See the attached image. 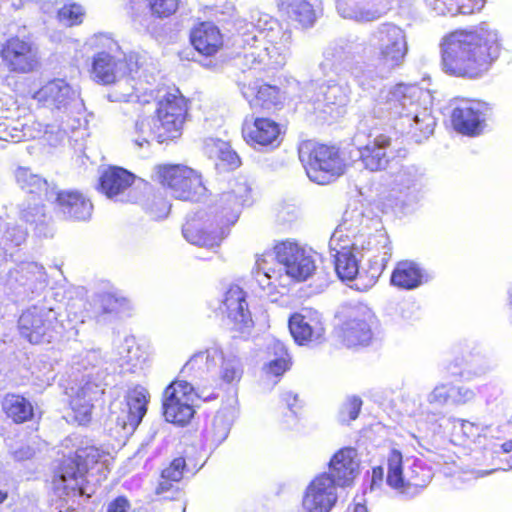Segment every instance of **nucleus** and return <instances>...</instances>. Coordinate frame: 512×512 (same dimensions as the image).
<instances>
[{
	"label": "nucleus",
	"mask_w": 512,
	"mask_h": 512,
	"mask_svg": "<svg viewBox=\"0 0 512 512\" xmlns=\"http://www.w3.org/2000/svg\"><path fill=\"white\" fill-rule=\"evenodd\" d=\"M2 407L6 415L15 423L26 422L33 416L32 404L21 395H6L3 399Z\"/></svg>",
	"instance_id": "obj_43"
},
{
	"label": "nucleus",
	"mask_w": 512,
	"mask_h": 512,
	"mask_svg": "<svg viewBox=\"0 0 512 512\" xmlns=\"http://www.w3.org/2000/svg\"><path fill=\"white\" fill-rule=\"evenodd\" d=\"M424 186V175L414 166H403L393 176L389 183L387 199L396 206H406L418 200V195Z\"/></svg>",
	"instance_id": "obj_22"
},
{
	"label": "nucleus",
	"mask_w": 512,
	"mask_h": 512,
	"mask_svg": "<svg viewBox=\"0 0 512 512\" xmlns=\"http://www.w3.org/2000/svg\"><path fill=\"white\" fill-rule=\"evenodd\" d=\"M42 137L51 146H57L66 138V131L55 125H46Z\"/></svg>",
	"instance_id": "obj_59"
},
{
	"label": "nucleus",
	"mask_w": 512,
	"mask_h": 512,
	"mask_svg": "<svg viewBox=\"0 0 512 512\" xmlns=\"http://www.w3.org/2000/svg\"><path fill=\"white\" fill-rule=\"evenodd\" d=\"M242 134L246 142L254 148L275 147L280 143L279 124L268 118H255L253 121L246 119Z\"/></svg>",
	"instance_id": "obj_29"
},
{
	"label": "nucleus",
	"mask_w": 512,
	"mask_h": 512,
	"mask_svg": "<svg viewBox=\"0 0 512 512\" xmlns=\"http://www.w3.org/2000/svg\"><path fill=\"white\" fill-rule=\"evenodd\" d=\"M242 94L249 102L250 107L254 109L270 110L278 106L282 100L278 87L260 84L258 81L252 85L245 86Z\"/></svg>",
	"instance_id": "obj_37"
},
{
	"label": "nucleus",
	"mask_w": 512,
	"mask_h": 512,
	"mask_svg": "<svg viewBox=\"0 0 512 512\" xmlns=\"http://www.w3.org/2000/svg\"><path fill=\"white\" fill-rule=\"evenodd\" d=\"M372 311L364 305L347 310L345 319L339 329V337L347 347L367 345L372 338Z\"/></svg>",
	"instance_id": "obj_23"
},
{
	"label": "nucleus",
	"mask_w": 512,
	"mask_h": 512,
	"mask_svg": "<svg viewBox=\"0 0 512 512\" xmlns=\"http://www.w3.org/2000/svg\"><path fill=\"white\" fill-rule=\"evenodd\" d=\"M429 279V274L419 263L403 260L396 264L391 275V284L403 290H413Z\"/></svg>",
	"instance_id": "obj_33"
},
{
	"label": "nucleus",
	"mask_w": 512,
	"mask_h": 512,
	"mask_svg": "<svg viewBox=\"0 0 512 512\" xmlns=\"http://www.w3.org/2000/svg\"><path fill=\"white\" fill-rule=\"evenodd\" d=\"M290 333L299 345L319 344L324 340L322 315L312 309L293 314L288 322Z\"/></svg>",
	"instance_id": "obj_26"
},
{
	"label": "nucleus",
	"mask_w": 512,
	"mask_h": 512,
	"mask_svg": "<svg viewBox=\"0 0 512 512\" xmlns=\"http://www.w3.org/2000/svg\"><path fill=\"white\" fill-rule=\"evenodd\" d=\"M362 400L357 396L348 397L340 410V420L349 422L355 420L361 410Z\"/></svg>",
	"instance_id": "obj_54"
},
{
	"label": "nucleus",
	"mask_w": 512,
	"mask_h": 512,
	"mask_svg": "<svg viewBox=\"0 0 512 512\" xmlns=\"http://www.w3.org/2000/svg\"><path fill=\"white\" fill-rule=\"evenodd\" d=\"M247 30L237 40L241 46L236 57L244 71L263 65L278 68L285 65L289 55L291 33L283 29L269 14L253 12Z\"/></svg>",
	"instance_id": "obj_3"
},
{
	"label": "nucleus",
	"mask_w": 512,
	"mask_h": 512,
	"mask_svg": "<svg viewBox=\"0 0 512 512\" xmlns=\"http://www.w3.org/2000/svg\"><path fill=\"white\" fill-rule=\"evenodd\" d=\"M154 178L176 199L198 201L206 192L201 175L184 165H159Z\"/></svg>",
	"instance_id": "obj_14"
},
{
	"label": "nucleus",
	"mask_w": 512,
	"mask_h": 512,
	"mask_svg": "<svg viewBox=\"0 0 512 512\" xmlns=\"http://www.w3.org/2000/svg\"><path fill=\"white\" fill-rule=\"evenodd\" d=\"M311 251L289 240L278 243L273 254L256 260L255 278L263 291L270 293L276 287H287L291 282L305 281L315 271Z\"/></svg>",
	"instance_id": "obj_6"
},
{
	"label": "nucleus",
	"mask_w": 512,
	"mask_h": 512,
	"mask_svg": "<svg viewBox=\"0 0 512 512\" xmlns=\"http://www.w3.org/2000/svg\"><path fill=\"white\" fill-rule=\"evenodd\" d=\"M337 11L345 19L354 20L352 15H358L360 2L358 0H336Z\"/></svg>",
	"instance_id": "obj_58"
},
{
	"label": "nucleus",
	"mask_w": 512,
	"mask_h": 512,
	"mask_svg": "<svg viewBox=\"0 0 512 512\" xmlns=\"http://www.w3.org/2000/svg\"><path fill=\"white\" fill-rule=\"evenodd\" d=\"M360 460L351 447L337 451L329 462L330 476L340 487L349 486L359 474Z\"/></svg>",
	"instance_id": "obj_30"
},
{
	"label": "nucleus",
	"mask_w": 512,
	"mask_h": 512,
	"mask_svg": "<svg viewBox=\"0 0 512 512\" xmlns=\"http://www.w3.org/2000/svg\"><path fill=\"white\" fill-rule=\"evenodd\" d=\"M8 282L11 286L19 285L34 292L47 284V274L44 267L37 262L23 261L10 269Z\"/></svg>",
	"instance_id": "obj_32"
},
{
	"label": "nucleus",
	"mask_w": 512,
	"mask_h": 512,
	"mask_svg": "<svg viewBox=\"0 0 512 512\" xmlns=\"http://www.w3.org/2000/svg\"><path fill=\"white\" fill-rule=\"evenodd\" d=\"M278 5L282 11L303 27L312 26L315 22L316 13L306 0H278Z\"/></svg>",
	"instance_id": "obj_42"
},
{
	"label": "nucleus",
	"mask_w": 512,
	"mask_h": 512,
	"mask_svg": "<svg viewBox=\"0 0 512 512\" xmlns=\"http://www.w3.org/2000/svg\"><path fill=\"white\" fill-rule=\"evenodd\" d=\"M1 58L5 67L14 73H31L40 66L39 48L29 37L7 39L1 48Z\"/></svg>",
	"instance_id": "obj_19"
},
{
	"label": "nucleus",
	"mask_w": 512,
	"mask_h": 512,
	"mask_svg": "<svg viewBox=\"0 0 512 512\" xmlns=\"http://www.w3.org/2000/svg\"><path fill=\"white\" fill-rule=\"evenodd\" d=\"M268 348L273 351L275 358L271 359L263 366V373L267 378H278L289 369L288 353L284 344L279 340H272Z\"/></svg>",
	"instance_id": "obj_44"
},
{
	"label": "nucleus",
	"mask_w": 512,
	"mask_h": 512,
	"mask_svg": "<svg viewBox=\"0 0 512 512\" xmlns=\"http://www.w3.org/2000/svg\"><path fill=\"white\" fill-rule=\"evenodd\" d=\"M485 4V0H454L450 7L451 16L458 14L469 15L480 11Z\"/></svg>",
	"instance_id": "obj_53"
},
{
	"label": "nucleus",
	"mask_w": 512,
	"mask_h": 512,
	"mask_svg": "<svg viewBox=\"0 0 512 512\" xmlns=\"http://www.w3.org/2000/svg\"><path fill=\"white\" fill-rule=\"evenodd\" d=\"M225 317L229 329L239 332H249L253 326L251 313L248 309L245 292L237 285L230 286L218 301L216 308Z\"/></svg>",
	"instance_id": "obj_20"
},
{
	"label": "nucleus",
	"mask_w": 512,
	"mask_h": 512,
	"mask_svg": "<svg viewBox=\"0 0 512 512\" xmlns=\"http://www.w3.org/2000/svg\"><path fill=\"white\" fill-rule=\"evenodd\" d=\"M182 373H193L199 378L206 374L224 384L235 385L242 379L244 365L239 356L232 352H224L219 344L214 343L205 351L192 355L184 365Z\"/></svg>",
	"instance_id": "obj_9"
},
{
	"label": "nucleus",
	"mask_w": 512,
	"mask_h": 512,
	"mask_svg": "<svg viewBox=\"0 0 512 512\" xmlns=\"http://www.w3.org/2000/svg\"><path fill=\"white\" fill-rule=\"evenodd\" d=\"M150 14L145 13L140 15L137 13L132 14L135 24L148 30L151 25L152 17L165 18L174 14L178 8V0H147Z\"/></svg>",
	"instance_id": "obj_40"
},
{
	"label": "nucleus",
	"mask_w": 512,
	"mask_h": 512,
	"mask_svg": "<svg viewBox=\"0 0 512 512\" xmlns=\"http://www.w3.org/2000/svg\"><path fill=\"white\" fill-rule=\"evenodd\" d=\"M187 472L186 460L183 457L174 458L161 471L156 494L167 499H174L181 494L179 483Z\"/></svg>",
	"instance_id": "obj_34"
},
{
	"label": "nucleus",
	"mask_w": 512,
	"mask_h": 512,
	"mask_svg": "<svg viewBox=\"0 0 512 512\" xmlns=\"http://www.w3.org/2000/svg\"><path fill=\"white\" fill-rule=\"evenodd\" d=\"M187 111V101L179 90L167 92L159 99L156 117H153L159 126L158 143L181 136Z\"/></svg>",
	"instance_id": "obj_16"
},
{
	"label": "nucleus",
	"mask_w": 512,
	"mask_h": 512,
	"mask_svg": "<svg viewBox=\"0 0 512 512\" xmlns=\"http://www.w3.org/2000/svg\"><path fill=\"white\" fill-rule=\"evenodd\" d=\"M252 203V190L245 177H237L228 183L213 208L214 218L199 215L183 225L184 238L193 245L213 248L219 246L228 234L244 206Z\"/></svg>",
	"instance_id": "obj_4"
},
{
	"label": "nucleus",
	"mask_w": 512,
	"mask_h": 512,
	"mask_svg": "<svg viewBox=\"0 0 512 512\" xmlns=\"http://www.w3.org/2000/svg\"><path fill=\"white\" fill-rule=\"evenodd\" d=\"M298 153L307 176L317 184H329L344 173L345 163L334 146L308 140L300 144Z\"/></svg>",
	"instance_id": "obj_11"
},
{
	"label": "nucleus",
	"mask_w": 512,
	"mask_h": 512,
	"mask_svg": "<svg viewBox=\"0 0 512 512\" xmlns=\"http://www.w3.org/2000/svg\"><path fill=\"white\" fill-rule=\"evenodd\" d=\"M235 403L236 401L221 407L213 418L211 438L216 444L222 443L228 437L232 423L237 416Z\"/></svg>",
	"instance_id": "obj_41"
},
{
	"label": "nucleus",
	"mask_w": 512,
	"mask_h": 512,
	"mask_svg": "<svg viewBox=\"0 0 512 512\" xmlns=\"http://www.w3.org/2000/svg\"><path fill=\"white\" fill-rule=\"evenodd\" d=\"M491 113L490 104L481 100L456 98L451 101V124L455 131L466 136L480 135Z\"/></svg>",
	"instance_id": "obj_17"
},
{
	"label": "nucleus",
	"mask_w": 512,
	"mask_h": 512,
	"mask_svg": "<svg viewBox=\"0 0 512 512\" xmlns=\"http://www.w3.org/2000/svg\"><path fill=\"white\" fill-rule=\"evenodd\" d=\"M390 146V137L379 134L359 147V159L364 168L372 172L386 169L391 159Z\"/></svg>",
	"instance_id": "obj_31"
},
{
	"label": "nucleus",
	"mask_w": 512,
	"mask_h": 512,
	"mask_svg": "<svg viewBox=\"0 0 512 512\" xmlns=\"http://www.w3.org/2000/svg\"><path fill=\"white\" fill-rule=\"evenodd\" d=\"M20 217L22 220L31 225L35 224L36 227L45 224L47 218L44 207L42 204H40V202H35L33 204L24 203L20 210Z\"/></svg>",
	"instance_id": "obj_49"
},
{
	"label": "nucleus",
	"mask_w": 512,
	"mask_h": 512,
	"mask_svg": "<svg viewBox=\"0 0 512 512\" xmlns=\"http://www.w3.org/2000/svg\"><path fill=\"white\" fill-rule=\"evenodd\" d=\"M20 335L31 344L50 343L63 333L57 312L45 305H35L22 312L18 319Z\"/></svg>",
	"instance_id": "obj_13"
},
{
	"label": "nucleus",
	"mask_w": 512,
	"mask_h": 512,
	"mask_svg": "<svg viewBox=\"0 0 512 512\" xmlns=\"http://www.w3.org/2000/svg\"><path fill=\"white\" fill-rule=\"evenodd\" d=\"M476 397L473 389L466 386L452 385V404L459 406L472 402Z\"/></svg>",
	"instance_id": "obj_57"
},
{
	"label": "nucleus",
	"mask_w": 512,
	"mask_h": 512,
	"mask_svg": "<svg viewBox=\"0 0 512 512\" xmlns=\"http://www.w3.org/2000/svg\"><path fill=\"white\" fill-rule=\"evenodd\" d=\"M148 396V391L142 386L130 389L120 412L111 411L110 421L126 433L133 432L146 414Z\"/></svg>",
	"instance_id": "obj_25"
},
{
	"label": "nucleus",
	"mask_w": 512,
	"mask_h": 512,
	"mask_svg": "<svg viewBox=\"0 0 512 512\" xmlns=\"http://www.w3.org/2000/svg\"><path fill=\"white\" fill-rule=\"evenodd\" d=\"M190 38L195 49L207 57L215 55L223 46V36L211 22L200 23L192 30Z\"/></svg>",
	"instance_id": "obj_36"
},
{
	"label": "nucleus",
	"mask_w": 512,
	"mask_h": 512,
	"mask_svg": "<svg viewBox=\"0 0 512 512\" xmlns=\"http://www.w3.org/2000/svg\"><path fill=\"white\" fill-rule=\"evenodd\" d=\"M460 430L463 436L470 442L476 443L484 435V426L467 420L460 421Z\"/></svg>",
	"instance_id": "obj_55"
},
{
	"label": "nucleus",
	"mask_w": 512,
	"mask_h": 512,
	"mask_svg": "<svg viewBox=\"0 0 512 512\" xmlns=\"http://www.w3.org/2000/svg\"><path fill=\"white\" fill-rule=\"evenodd\" d=\"M154 206H157V209L151 208V216L155 219H162L168 216L171 205L163 199H159L154 203Z\"/></svg>",
	"instance_id": "obj_63"
},
{
	"label": "nucleus",
	"mask_w": 512,
	"mask_h": 512,
	"mask_svg": "<svg viewBox=\"0 0 512 512\" xmlns=\"http://www.w3.org/2000/svg\"><path fill=\"white\" fill-rule=\"evenodd\" d=\"M204 152L209 159L214 161L215 167L219 171L235 169L240 165V158L237 153L232 150L229 143L221 139H206Z\"/></svg>",
	"instance_id": "obj_38"
},
{
	"label": "nucleus",
	"mask_w": 512,
	"mask_h": 512,
	"mask_svg": "<svg viewBox=\"0 0 512 512\" xmlns=\"http://www.w3.org/2000/svg\"><path fill=\"white\" fill-rule=\"evenodd\" d=\"M454 0H425L426 5L437 15H449Z\"/></svg>",
	"instance_id": "obj_62"
},
{
	"label": "nucleus",
	"mask_w": 512,
	"mask_h": 512,
	"mask_svg": "<svg viewBox=\"0 0 512 512\" xmlns=\"http://www.w3.org/2000/svg\"><path fill=\"white\" fill-rule=\"evenodd\" d=\"M337 487L330 474L315 476L303 492L301 512H331L338 501Z\"/></svg>",
	"instance_id": "obj_21"
},
{
	"label": "nucleus",
	"mask_w": 512,
	"mask_h": 512,
	"mask_svg": "<svg viewBox=\"0 0 512 512\" xmlns=\"http://www.w3.org/2000/svg\"><path fill=\"white\" fill-rule=\"evenodd\" d=\"M49 202L57 205L58 211L66 218L74 221H87L91 218L93 205L91 201L78 191H58L52 188Z\"/></svg>",
	"instance_id": "obj_27"
},
{
	"label": "nucleus",
	"mask_w": 512,
	"mask_h": 512,
	"mask_svg": "<svg viewBox=\"0 0 512 512\" xmlns=\"http://www.w3.org/2000/svg\"><path fill=\"white\" fill-rule=\"evenodd\" d=\"M158 129L159 126L154 118L138 119L130 134L131 141L138 148L148 147L151 140H156L158 142Z\"/></svg>",
	"instance_id": "obj_45"
},
{
	"label": "nucleus",
	"mask_w": 512,
	"mask_h": 512,
	"mask_svg": "<svg viewBox=\"0 0 512 512\" xmlns=\"http://www.w3.org/2000/svg\"><path fill=\"white\" fill-rule=\"evenodd\" d=\"M140 56L138 53L130 52L128 54H124L123 58H118V62L123 63V68L125 72L120 75V79L125 76H131L134 78V74H136L141 66Z\"/></svg>",
	"instance_id": "obj_56"
},
{
	"label": "nucleus",
	"mask_w": 512,
	"mask_h": 512,
	"mask_svg": "<svg viewBox=\"0 0 512 512\" xmlns=\"http://www.w3.org/2000/svg\"><path fill=\"white\" fill-rule=\"evenodd\" d=\"M83 8L75 3L66 4L58 11V19L66 26L80 24L83 20Z\"/></svg>",
	"instance_id": "obj_50"
},
{
	"label": "nucleus",
	"mask_w": 512,
	"mask_h": 512,
	"mask_svg": "<svg viewBox=\"0 0 512 512\" xmlns=\"http://www.w3.org/2000/svg\"><path fill=\"white\" fill-rule=\"evenodd\" d=\"M86 45L96 50L92 61V78L104 85L120 81V75L125 70L123 63L118 62V57L114 55L119 50L118 43L109 35L99 33L90 37Z\"/></svg>",
	"instance_id": "obj_15"
},
{
	"label": "nucleus",
	"mask_w": 512,
	"mask_h": 512,
	"mask_svg": "<svg viewBox=\"0 0 512 512\" xmlns=\"http://www.w3.org/2000/svg\"><path fill=\"white\" fill-rule=\"evenodd\" d=\"M137 352L135 338L132 336L125 337L119 350L120 357L130 363L137 358Z\"/></svg>",
	"instance_id": "obj_60"
},
{
	"label": "nucleus",
	"mask_w": 512,
	"mask_h": 512,
	"mask_svg": "<svg viewBox=\"0 0 512 512\" xmlns=\"http://www.w3.org/2000/svg\"><path fill=\"white\" fill-rule=\"evenodd\" d=\"M26 236V230L18 225H8L4 234V238L16 246L21 245L25 241Z\"/></svg>",
	"instance_id": "obj_61"
},
{
	"label": "nucleus",
	"mask_w": 512,
	"mask_h": 512,
	"mask_svg": "<svg viewBox=\"0 0 512 512\" xmlns=\"http://www.w3.org/2000/svg\"><path fill=\"white\" fill-rule=\"evenodd\" d=\"M99 350H84L73 355L69 362L71 383L66 389L75 420L83 425L89 422L93 400L101 393L106 373Z\"/></svg>",
	"instance_id": "obj_7"
},
{
	"label": "nucleus",
	"mask_w": 512,
	"mask_h": 512,
	"mask_svg": "<svg viewBox=\"0 0 512 512\" xmlns=\"http://www.w3.org/2000/svg\"><path fill=\"white\" fill-rule=\"evenodd\" d=\"M110 454L95 447L79 448L73 457L63 460L53 477V489L59 496L77 497L86 493V477H95L100 482L107 477Z\"/></svg>",
	"instance_id": "obj_8"
},
{
	"label": "nucleus",
	"mask_w": 512,
	"mask_h": 512,
	"mask_svg": "<svg viewBox=\"0 0 512 512\" xmlns=\"http://www.w3.org/2000/svg\"><path fill=\"white\" fill-rule=\"evenodd\" d=\"M352 75L359 87L366 91L375 88L380 80L389 76L380 75L378 61L374 69L371 67H355L352 71Z\"/></svg>",
	"instance_id": "obj_46"
},
{
	"label": "nucleus",
	"mask_w": 512,
	"mask_h": 512,
	"mask_svg": "<svg viewBox=\"0 0 512 512\" xmlns=\"http://www.w3.org/2000/svg\"><path fill=\"white\" fill-rule=\"evenodd\" d=\"M350 52L346 51L341 44H333L326 48L324 51L323 67L334 68L337 64L342 63L348 59Z\"/></svg>",
	"instance_id": "obj_52"
},
{
	"label": "nucleus",
	"mask_w": 512,
	"mask_h": 512,
	"mask_svg": "<svg viewBox=\"0 0 512 512\" xmlns=\"http://www.w3.org/2000/svg\"><path fill=\"white\" fill-rule=\"evenodd\" d=\"M387 4L381 2H360L358 15H352L356 22H370L381 18L388 11Z\"/></svg>",
	"instance_id": "obj_48"
},
{
	"label": "nucleus",
	"mask_w": 512,
	"mask_h": 512,
	"mask_svg": "<svg viewBox=\"0 0 512 512\" xmlns=\"http://www.w3.org/2000/svg\"><path fill=\"white\" fill-rule=\"evenodd\" d=\"M369 41L378 51L380 75H390L404 64L408 41L401 27L393 23H382L371 33Z\"/></svg>",
	"instance_id": "obj_12"
},
{
	"label": "nucleus",
	"mask_w": 512,
	"mask_h": 512,
	"mask_svg": "<svg viewBox=\"0 0 512 512\" xmlns=\"http://www.w3.org/2000/svg\"><path fill=\"white\" fill-rule=\"evenodd\" d=\"M500 51L499 33L487 24L455 30L442 39V67L449 75L476 79L490 70Z\"/></svg>",
	"instance_id": "obj_2"
},
{
	"label": "nucleus",
	"mask_w": 512,
	"mask_h": 512,
	"mask_svg": "<svg viewBox=\"0 0 512 512\" xmlns=\"http://www.w3.org/2000/svg\"><path fill=\"white\" fill-rule=\"evenodd\" d=\"M136 177L121 167H109L99 177L98 189L113 201H129V195Z\"/></svg>",
	"instance_id": "obj_28"
},
{
	"label": "nucleus",
	"mask_w": 512,
	"mask_h": 512,
	"mask_svg": "<svg viewBox=\"0 0 512 512\" xmlns=\"http://www.w3.org/2000/svg\"><path fill=\"white\" fill-rule=\"evenodd\" d=\"M198 398L194 387L185 380L172 382L164 391L163 415L166 421L185 425L193 417L195 401Z\"/></svg>",
	"instance_id": "obj_18"
},
{
	"label": "nucleus",
	"mask_w": 512,
	"mask_h": 512,
	"mask_svg": "<svg viewBox=\"0 0 512 512\" xmlns=\"http://www.w3.org/2000/svg\"><path fill=\"white\" fill-rule=\"evenodd\" d=\"M432 470L417 458L403 459L399 450L392 449L387 456L386 483L406 497L418 495L432 480Z\"/></svg>",
	"instance_id": "obj_10"
},
{
	"label": "nucleus",
	"mask_w": 512,
	"mask_h": 512,
	"mask_svg": "<svg viewBox=\"0 0 512 512\" xmlns=\"http://www.w3.org/2000/svg\"><path fill=\"white\" fill-rule=\"evenodd\" d=\"M32 99L42 107L62 112H67L81 102L77 89L60 78L45 83L32 94Z\"/></svg>",
	"instance_id": "obj_24"
},
{
	"label": "nucleus",
	"mask_w": 512,
	"mask_h": 512,
	"mask_svg": "<svg viewBox=\"0 0 512 512\" xmlns=\"http://www.w3.org/2000/svg\"><path fill=\"white\" fill-rule=\"evenodd\" d=\"M311 90L316 91L313 96V102L316 109L326 112V107L332 106L343 107L349 100V87L346 84L328 81L316 86L314 83L310 85Z\"/></svg>",
	"instance_id": "obj_35"
},
{
	"label": "nucleus",
	"mask_w": 512,
	"mask_h": 512,
	"mask_svg": "<svg viewBox=\"0 0 512 512\" xmlns=\"http://www.w3.org/2000/svg\"><path fill=\"white\" fill-rule=\"evenodd\" d=\"M15 178L20 188L29 194H35L49 202V192L54 186H50L46 179L34 174L29 168L20 167L15 172Z\"/></svg>",
	"instance_id": "obj_39"
},
{
	"label": "nucleus",
	"mask_w": 512,
	"mask_h": 512,
	"mask_svg": "<svg viewBox=\"0 0 512 512\" xmlns=\"http://www.w3.org/2000/svg\"><path fill=\"white\" fill-rule=\"evenodd\" d=\"M375 113L398 118L400 128L416 142L427 139L436 126L432 97L416 85L397 84L381 90Z\"/></svg>",
	"instance_id": "obj_5"
},
{
	"label": "nucleus",
	"mask_w": 512,
	"mask_h": 512,
	"mask_svg": "<svg viewBox=\"0 0 512 512\" xmlns=\"http://www.w3.org/2000/svg\"><path fill=\"white\" fill-rule=\"evenodd\" d=\"M97 304L104 313H121L128 308V300L116 292H102L97 295Z\"/></svg>",
	"instance_id": "obj_47"
},
{
	"label": "nucleus",
	"mask_w": 512,
	"mask_h": 512,
	"mask_svg": "<svg viewBox=\"0 0 512 512\" xmlns=\"http://www.w3.org/2000/svg\"><path fill=\"white\" fill-rule=\"evenodd\" d=\"M429 404L436 407H443L448 403L452 404V384H438L427 395Z\"/></svg>",
	"instance_id": "obj_51"
},
{
	"label": "nucleus",
	"mask_w": 512,
	"mask_h": 512,
	"mask_svg": "<svg viewBox=\"0 0 512 512\" xmlns=\"http://www.w3.org/2000/svg\"><path fill=\"white\" fill-rule=\"evenodd\" d=\"M348 215L346 212L343 224L330 238V253L338 277L343 281L356 279V288L367 290L375 285L390 259L389 239L382 229L368 236L361 233L352 243L348 236L343 239V230L352 231Z\"/></svg>",
	"instance_id": "obj_1"
},
{
	"label": "nucleus",
	"mask_w": 512,
	"mask_h": 512,
	"mask_svg": "<svg viewBox=\"0 0 512 512\" xmlns=\"http://www.w3.org/2000/svg\"><path fill=\"white\" fill-rule=\"evenodd\" d=\"M129 502L125 497H117L107 507V512H127Z\"/></svg>",
	"instance_id": "obj_64"
}]
</instances>
